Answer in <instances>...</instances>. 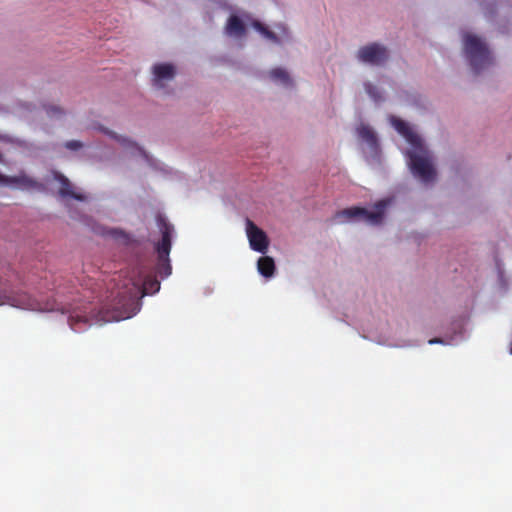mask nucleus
<instances>
[{
    "mask_svg": "<svg viewBox=\"0 0 512 512\" xmlns=\"http://www.w3.org/2000/svg\"><path fill=\"white\" fill-rule=\"evenodd\" d=\"M253 27L258 31L260 32L265 38L275 42V43H278L279 42V39L278 37L276 36V34L272 31H270L267 27H265L262 23H260L259 21H255L253 23Z\"/></svg>",
    "mask_w": 512,
    "mask_h": 512,
    "instance_id": "nucleus-17",
    "label": "nucleus"
},
{
    "mask_svg": "<svg viewBox=\"0 0 512 512\" xmlns=\"http://www.w3.org/2000/svg\"><path fill=\"white\" fill-rule=\"evenodd\" d=\"M157 224L162 235L161 240L156 245L158 254L157 273L162 277H167L171 274L172 270L169 254L174 227L162 215L157 216Z\"/></svg>",
    "mask_w": 512,
    "mask_h": 512,
    "instance_id": "nucleus-3",
    "label": "nucleus"
},
{
    "mask_svg": "<svg viewBox=\"0 0 512 512\" xmlns=\"http://www.w3.org/2000/svg\"><path fill=\"white\" fill-rule=\"evenodd\" d=\"M153 86L162 89L166 83L172 81L175 77V67L170 63H158L152 68Z\"/></svg>",
    "mask_w": 512,
    "mask_h": 512,
    "instance_id": "nucleus-9",
    "label": "nucleus"
},
{
    "mask_svg": "<svg viewBox=\"0 0 512 512\" xmlns=\"http://www.w3.org/2000/svg\"><path fill=\"white\" fill-rule=\"evenodd\" d=\"M434 343H442V340L438 339V338H434V339L429 340V344H434Z\"/></svg>",
    "mask_w": 512,
    "mask_h": 512,
    "instance_id": "nucleus-22",
    "label": "nucleus"
},
{
    "mask_svg": "<svg viewBox=\"0 0 512 512\" xmlns=\"http://www.w3.org/2000/svg\"><path fill=\"white\" fill-rule=\"evenodd\" d=\"M246 232L251 249L265 254L269 246V240L266 233L257 227L250 219L246 220Z\"/></svg>",
    "mask_w": 512,
    "mask_h": 512,
    "instance_id": "nucleus-7",
    "label": "nucleus"
},
{
    "mask_svg": "<svg viewBox=\"0 0 512 512\" xmlns=\"http://www.w3.org/2000/svg\"><path fill=\"white\" fill-rule=\"evenodd\" d=\"M83 144L78 140H71L65 143V147L69 150H78L82 148Z\"/></svg>",
    "mask_w": 512,
    "mask_h": 512,
    "instance_id": "nucleus-21",
    "label": "nucleus"
},
{
    "mask_svg": "<svg viewBox=\"0 0 512 512\" xmlns=\"http://www.w3.org/2000/svg\"><path fill=\"white\" fill-rule=\"evenodd\" d=\"M509 352H510V354L512 355V341H511V345H510Z\"/></svg>",
    "mask_w": 512,
    "mask_h": 512,
    "instance_id": "nucleus-23",
    "label": "nucleus"
},
{
    "mask_svg": "<svg viewBox=\"0 0 512 512\" xmlns=\"http://www.w3.org/2000/svg\"><path fill=\"white\" fill-rule=\"evenodd\" d=\"M225 30L226 33L230 36L241 37L245 34L246 28L238 16L231 15L227 21Z\"/></svg>",
    "mask_w": 512,
    "mask_h": 512,
    "instance_id": "nucleus-13",
    "label": "nucleus"
},
{
    "mask_svg": "<svg viewBox=\"0 0 512 512\" xmlns=\"http://www.w3.org/2000/svg\"><path fill=\"white\" fill-rule=\"evenodd\" d=\"M46 111L49 116H57V115H62L64 113L60 107L53 106V105L48 106L46 108Z\"/></svg>",
    "mask_w": 512,
    "mask_h": 512,
    "instance_id": "nucleus-20",
    "label": "nucleus"
},
{
    "mask_svg": "<svg viewBox=\"0 0 512 512\" xmlns=\"http://www.w3.org/2000/svg\"><path fill=\"white\" fill-rule=\"evenodd\" d=\"M365 89L367 91V93L376 101H378L379 99H381V96L380 94L378 93L377 91V88L372 85L371 83H366L365 84Z\"/></svg>",
    "mask_w": 512,
    "mask_h": 512,
    "instance_id": "nucleus-19",
    "label": "nucleus"
},
{
    "mask_svg": "<svg viewBox=\"0 0 512 512\" xmlns=\"http://www.w3.org/2000/svg\"><path fill=\"white\" fill-rule=\"evenodd\" d=\"M391 123L394 128L407 140L412 147H420L422 140L421 138L412 131L408 123L397 118L391 117Z\"/></svg>",
    "mask_w": 512,
    "mask_h": 512,
    "instance_id": "nucleus-10",
    "label": "nucleus"
},
{
    "mask_svg": "<svg viewBox=\"0 0 512 512\" xmlns=\"http://www.w3.org/2000/svg\"><path fill=\"white\" fill-rule=\"evenodd\" d=\"M357 58L363 63L380 66L388 60L389 52L385 46L371 43L358 50Z\"/></svg>",
    "mask_w": 512,
    "mask_h": 512,
    "instance_id": "nucleus-6",
    "label": "nucleus"
},
{
    "mask_svg": "<svg viewBox=\"0 0 512 512\" xmlns=\"http://www.w3.org/2000/svg\"><path fill=\"white\" fill-rule=\"evenodd\" d=\"M101 130L107 134L108 136H110L111 138L117 140L119 143H121L122 145L126 146V147H130V146H135L137 148V150H139L141 153H144L143 150L138 147L135 143H132L131 141H129L128 139H126L125 137H122V136H118L116 135L114 132L108 130V129H104V128H101Z\"/></svg>",
    "mask_w": 512,
    "mask_h": 512,
    "instance_id": "nucleus-18",
    "label": "nucleus"
},
{
    "mask_svg": "<svg viewBox=\"0 0 512 512\" xmlns=\"http://www.w3.org/2000/svg\"><path fill=\"white\" fill-rule=\"evenodd\" d=\"M96 321V315L92 313V309L87 311V308H75L69 315L68 322L70 327L80 332L86 325H92Z\"/></svg>",
    "mask_w": 512,
    "mask_h": 512,
    "instance_id": "nucleus-8",
    "label": "nucleus"
},
{
    "mask_svg": "<svg viewBox=\"0 0 512 512\" xmlns=\"http://www.w3.org/2000/svg\"><path fill=\"white\" fill-rule=\"evenodd\" d=\"M2 161V154L0 153V162Z\"/></svg>",
    "mask_w": 512,
    "mask_h": 512,
    "instance_id": "nucleus-24",
    "label": "nucleus"
},
{
    "mask_svg": "<svg viewBox=\"0 0 512 512\" xmlns=\"http://www.w3.org/2000/svg\"><path fill=\"white\" fill-rule=\"evenodd\" d=\"M388 204V201L381 200L376 203L375 205V211H369L362 207H350L343 209L341 211H338L335 214L336 219H345V220H351V219H362L365 222L373 225H378L382 222V219L384 217V210Z\"/></svg>",
    "mask_w": 512,
    "mask_h": 512,
    "instance_id": "nucleus-5",
    "label": "nucleus"
},
{
    "mask_svg": "<svg viewBox=\"0 0 512 512\" xmlns=\"http://www.w3.org/2000/svg\"><path fill=\"white\" fill-rule=\"evenodd\" d=\"M414 151L407 153L409 157V166L414 176L418 177L424 183L432 182L435 179L436 172L428 157L427 151L421 143L420 147H413Z\"/></svg>",
    "mask_w": 512,
    "mask_h": 512,
    "instance_id": "nucleus-4",
    "label": "nucleus"
},
{
    "mask_svg": "<svg viewBox=\"0 0 512 512\" xmlns=\"http://www.w3.org/2000/svg\"><path fill=\"white\" fill-rule=\"evenodd\" d=\"M258 272L266 277H272L275 272V262L272 257L264 256L260 257L257 262Z\"/></svg>",
    "mask_w": 512,
    "mask_h": 512,
    "instance_id": "nucleus-14",
    "label": "nucleus"
},
{
    "mask_svg": "<svg viewBox=\"0 0 512 512\" xmlns=\"http://www.w3.org/2000/svg\"><path fill=\"white\" fill-rule=\"evenodd\" d=\"M359 138L365 141L372 149L377 148V137L374 131L367 125H361L357 129Z\"/></svg>",
    "mask_w": 512,
    "mask_h": 512,
    "instance_id": "nucleus-15",
    "label": "nucleus"
},
{
    "mask_svg": "<svg viewBox=\"0 0 512 512\" xmlns=\"http://www.w3.org/2000/svg\"><path fill=\"white\" fill-rule=\"evenodd\" d=\"M269 76L272 80L283 84L284 86H291L292 80L286 70L282 68H274L269 72Z\"/></svg>",
    "mask_w": 512,
    "mask_h": 512,
    "instance_id": "nucleus-16",
    "label": "nucleus"
},
{
    "mask_svg": "<svg viewBox=\"0 0 512 512\" xmlns=\"http://www.w3.org/2000/svg\"><path fill=\"white\" fill-rule=\"evenodd\" d=\"M464 53L474 74L493 64V57L486 44L477 36L464 35Z\"/></svg>",
    "mask_w": 512,
    "mask_h": 512,
    "instance_id": "nucleus-2",
    "label": "nucleus"
},
{
    "mask_svg": "<svg viewBox=\"0 0 512 512\" xmlns=\"http://www.w3.org/2000/svg\"><path fill=\"white\" fill-rule=\"evenodd\" d=\"M59 181L61 184L60 189H59V194L61 197H63V198L69 197V198H73V199L79 200V201H84L86 199L85 195H83L81 193H77L73 190L72 184L70 183L68 178L61 175L59 177Z\"/></svg>",
    "mask_w": 512,
    "mask_h": 512,
    "instance_id": "nucleus-12",
    "label": "nucleus"
},
{
    "mask_svg": "<svg viewBox=\"0 0 512 512\" xmlns=\"http://www.w3.org/2000/svg\"><path fill=\"white\" fill-rule=\"evenodd\" d=\"M160 289V282L151 276L142 278L130 276L125 280L116 294L115 308L123 309L121 318L131 317L130 311L139 306V300L147 294H154Z\"/></svg>",
    "mask_w": 512,
    "mask_h": 512,
    "instance_id": "nucleus-1",
    "label": "nucleus"
},
{
    "mask_svg": "<svg viewBox=\"0 0 512 512\" xmlns=\"http://www.w3.org/2000/svg\"><path fill=\"white\" fill-rule=\"evenodd\" d=\"M0 184L3 185H16L21 188H36L39 186V183L34 179L30 178L26 174H21L18 176H6L0 173Z\"/></svg>",
    "mask_w": 512,
    "mask_h": 512,
    "instance_id": "nucleus-11",
    "label": "nucleus"
}]
</instances>
